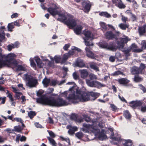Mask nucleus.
Instances as JSON below:
<instances>
[{
	"label": "nucleus",
	"mask_w": 146,
	"mask_h": 146,
	"mask_svg": "<svg viewBox=\"0 0 146 146\" xmlns=\"http://www.w3.org/2000/svg\"><path fill=\"white\" fill-rule=\"evenodd\" d=\"M36 102L38 103L52 107H60L68 104V103L62 98L58 97L55 99L54 97L47 96L46 95H43L40 98H37Z\"/></svg>",
	"instance_id": "1"
},
{
	"label": "nucleus",
	"mask_w": 146,
	"mask_h": 146,
	"mask_svg": "<svg viewBox=\"0 0 146 146\" xmlns=\"http://www.w3.org/2000/svg\"><path fill=\"white\" fill-rule=\"evenodd\" d=\"M58 15L60 18H58L57 20L62 22L64 21L65 24L67 25L69 28H73L75 27L76 25V21L73 19L71 15H67L66 17L63 13H58Z\"/></svg>",
	"instance_id": "2"
},
{
	"label": "nucleus",
	"mask_w": 146,
	"mask_h": 146,
	"mask_svg": "<svg viewBox=\"0 0 146 146\" xmlns=\"http://www.w3.org/2000/svg\"><path fill=\"white\" fill-rule=\"evenodd\" d=\"M80 96H78L75 97L74 94H73L68 98H67L66 99L68 101L69 103H73L74 104L77 103L78 102L77 101V100L82 102H86L88 101L90 99V96L89 93H87L84 92Z\"/></svg>",
	"instance_id": "3"
},
{
	"label": "nucleus",
	"mask_w": 146,
	"mask_h": 146,
	"mask_svg": "<svg viewBox=\"0 0 146 146\" xmlns=\"http://www.w3.org/2000/svg\"><path fill=\"white\" fill-rule=\"evenodd\" d=\"M74 53V51H69L68 53L64 54L62 58L59 55H55L53 58L51 56H49L52 62H55L56 63L63 64L66 62L69 58L73 55Z\"/></svg>",
	"instance_id": "4"
},
{
	"label": "nucleus",
	"mask_w": 146,
	"mask_h": 146,
	"mask_svg": "<svg viewBox=\"0 0 146 146\" xmlns=\"http://www.w3.org/2000/svg\"><path fill=\"white\" fill-rule=\"evenodd\" d=\"M25 76L26 80L28 81L27 85L30 88L35 87L38 84L37 80L34 78L31 75L27 74L25 75Z\"/></svg>",
	"instance_id": "5"
},
{
	"label": "nucleus",
	"mask_w": 146,
	"mask_h": 146,
	"mask_svg": "<svg viewBox=\"0 0 146 146\" xmlns=\"http://www.w3.org/2000/svg\"><path fill=\"white\" fill-rule=\"evenodd\" d=\"M86 82L88 85L91 87L100 88L105 86L104 85L102 84L100 82L97 80H93L87 79Z\"/></svg>",
	"instance_id": "6"
},
{
	"label": "nucleus",
	"mask_w": 146,
	"mask_h": 146,
	"mask_svg": "<svg viewBox=\"0 0 146 146\" xmlns=\"http://www.w3.org/2000/svg\"><path fill=\"white\" fill-rule=\"evenodd\" d=\"M16 55L14 54L10 53L6 56V60L9 62H11V64H19L21 63V61H17L15 59Z\"/></svg>",
	"instance_id": "7"
},
{
	"label": "nucleus",
	"mask_w": 146,
	"mask_h": 146,
	"mask_svg": "<svg viewBox=\"0 0 146 146\" xmlns=\"http://www.w3.org/2000/svg\"><path fill=\"white\" fill-rule=\"evenodd\" d=\"M120 40L117 41V46L119 48H122L124 46V44L126 43L130 39L127 36H125L124 38H120Z\"/></svg>",
	"instance_id": "8"
},
{
	"label": "nucleus",
	"mask_w": 146,
	"mask_h": 146,
	"mask_svg": "<svg viewBox=\"0 0 146 146\" xmlns=\"http://www.w3.org/2000/svg\"><path fill=\"white\" fill-rule=\"evenodd\" d=\"M143 104V102L141 101H133L129 103L130 106L133 109H135L137 107L141 106Z\"/></svg>",
	"instance_id": "9"
},
{
	"label": "nucleus",
	"mask_w": 146,
	"mask_h": 146,
	"mask_svg": "<svg viewBox=\"0 0 146 146\" xmlns=\"http://www.w3.org/2000/svg\"><path fill=\"white\" fill-rule=\"evenodd\" d=\"M82 6L83 7V10L84 12L88 13L90 10L91 5L90 2L85 1L82 3Z\"/></svg>",
	"instance_id": "10"
},
{
	"label": "nucleus",
	"mask_w": 146,
	"mask_h": 146,
	"mask_svg": "<svg viewBox=\"0 0 146 146\" xmlns=\"http://www.w3.org/2000/svg\"><path fill=\"white\" fill-rule=\"evenodd\" d=\"M105 36L106 38L109 39H113V38L116 40L117 39V35L114 34L111 31L107 32L106 33Z\"/></svg>",
	"instance_id": "11"
},
{
	"label": "nucleus",
	"mask_w": 146,
	"mask_h": 146,
	"mask_svg": "<svg viewBox=\"0 0 146 146\" xmlns=\"http://www.w3.org/2000/svg\"><path fill=\"white\" fill-rule=\"evenodd\" d=\"M5 29L4 26H2L0 28V46H1V42L3 41H5L6 40V39L5 38V33L3 29Z\"/></svg>",
	"instance_id": "12"
},
{
	"label": "nucleus",
	"mask_w": 146,
	"mask_h": 146,
	"mask_svg": "<svg viewBox=\"0 0 146 146\" xmlns=\"http://www.w3.org/2000/svg\"><path fill=\"white\" fill-rule=\"evenodd\" d=\"M8 68H16V70L19 71H26V69L25 67H23L20 64L10 65L9 67H8Z\"/></svg>",
	"instance_id": "13"
},
{
	"label": "nucleus",
	"mask_w": 146,
	"mask_h": 146,
	"mask_svg": "<svg viewBox=\"0 0 146 146\" xmlns=\"http://www.w3.org/2000/svg\"><path fill=\"white\" fill-rule=\"evenodd\" d=\"M12 94V93L10 92L9 91L7 90L6 94H7V97L9 98L10 101L11 103V105L15 106L16 102L14 101V99L13 97Z\"/></svg>",
	"instance_id": "14"
},
{
	"label": "nucleus",
	"mask_w": 146,
	"mask_h": 146,
	"mask_svg": "<svg viewBox=\"0 0 146 146\" xmlns=\"http://www.w3.org/2000/svg\"><path fill=\"white\" fill-rule=\"evenodd\" d=\"M90 47H86L85 48L87 56L92 59L95 58V55L90 50Z\"/></svg>",
	"instance_id": "15"
},
{
	"label": "nucleus",
	"mask_w": 146,
	"mask_h": 146,
	"mask_svg": "<svg viewBox=\"0 0 146 146\" xmlns=\"http://www.w3.org/2000/svg\"><path fill=\"white\" fill-rule=\"evenodd\" d=\"M146 25L144 24L142 26L139 27L138 31L140 36H142L146 33Z\"/></svg>",
	"instance_id": "16"
},
{
	"label": "nucleus",
	"mask_w": 146,
	"mask_h": 146,
	"mask_svg": "<svg viewBox=\"0 0 146 146\" xmlns=\"http://www.w3.org/2000/svg\"><path fill=\"white\" fill-rule=\"evenodd\" d=\"M116 44L114 42H110L108 44L107 50L115 51H116Z\"/></svg>",
	"instance_id": "17"
},
{
	"label": "nucleus",
	"mask_w": 146,
	"mask_h": 146,
	"mask_svg": "<svg viewBox=\"0 0 146 146\" xmlns=\"http://www.w3.org/2000/svg\"><path fill=\"white\" fill-rule=\"evenodd\" d=\"M30 64H35L34 62V60L36 62V64H41V60L38 56H36L34 58H31L30 59Z\"/></svg>",
	"instance_id": "18"
},
{
	"label": "nucleus",
	"mask_w": 146,
	"mask_h": 146,
	"mask_svg": "<svg viewBox=\"0 0 146 146\" xmlns=\"http://www.w3.org/2000/svg\"><path fill=\"white\" fill-rule=\"evenodd\" d=\"M117 81L120 84L124 85H126L129 82V80L125 78H121L118 79Z\"/></svg>",
	"instance_id": "19"
},
{
	"label": "nucleus",
	"mask_w": 146,
	"mask_h": 146,
	"mask_svg": "<svg viewBox=\"0 0 146 146\" xmlns=\"http://www.w3.org/2000/svg\"><path fill=\"white\" fill-rule=\"evenodd\" d=\"M47 11L51 15L54 16L58 14L59 12L55 9L50 7L47 9Z\"/></svg>",
	"instance_id": "20"
},
{
	"label": "nucleus",
	"mask_w": 146,
	"mask_h": 146,
	"mask_svg": "<svg viewBox=\"0 0 146 146\" xmlns=\"http://www.w3.org/2000/svg\"><path fill=\"white\" fill-rule=\"evenodd\" d=\"M84 92V91H82L81 90L76 89V95L75 94V92L73 91V92H71V93L69 94L68 97H67V98H68L69 97H70V96L72 95V94H74L75 96L76 97L78 96H80L83 94L82 93H83V92Z\"/></svg>",
	"instance_id": "21"
},
{
	"label": "nucleus",
	"mask_w": 146,
	"mask_h": 146,
	"mask_svg": "<svg viewBox=\"0 0 146 146\" xmlns=\"http://www.w3.org/2000/svg\"><path fill=\"white\" fill-rule=\"evenodd\" d=\"M71 119L77 121L81 122L83 121V119H77V114L74 113H72L70 117Z\"/></svg>",
	"instance_id": "22"
},
{
	"label": "nucleus",
	"mask_w": 146,
	"mask_h": 146,
	"mask_svg": "<svg viewBox=\"0 0 146 146\" xmlns=\"http://www.w3.org/2000/svg\"><path fill=\"white\" fill-rule=\"evenodd\" d=\"M83 34L85 36V38H91L92 36V34L90 31L85 30L83 32Z\"/></svg>",
	"instance_id": "23"
},
{
	"label": "nucleus",
	"mask_w": 146,
	"mask_h": 146,
	"mask_svg": "<svg viewBox=\"0 0 146 146\" xmlns=\"http://www.w3.org/2000/svg\"><path fill=\"white\" fill-rule=\"evenodd\" d=\"M81 77L83 78H85L88 76V73L86 70H80Z\"/></svg>",
	"instance_id": "24"
},
{
	"label": "nucleus",
	"mask_w": 146,
	"mask_h": 146,
	"mask_svg": "<svg viewBox=\"0 0 146 146\" xmlns=\"http://www.w3.org/2000/svg\"><path fill=\"white\" fill-rule=\"evenodd\" d=\"M82 29V26L81 25H77L76 27L74 29V31L76 34L78 35L81 33Z\"/></svg>",
	"instance_id": "25"
},
{
	"label": "nucleus",
	"mask_w": 146,
	"mask_h": 146,
	"mask_svg": "<svg viewBox=\"0 0 146 146\" xmlns=\"http://www.w3.org/2000/svg\"><path fill=\"white\" fill-rule=\"evenodd\" d=\"M131 72L132 74L133 75L138 74L141 73L139 68L135 66L133 67L131 69Z\"/></svg>",
	"instance_id": "26"
},
{
	"label": "nucleus",
	"mask_w": 146,
	"mask_h": 146,
	"mask_svg": "<svg viewBox=\"0 0 146 146\" xmlns=\"http://www.w3.org/2000/svg\"><path fill=\"white\" fill-rule=\"evenodd\" d=\"M50 82V79L46 78H44L42 81V83L45 87H47L49 86Z\"/></svg>",
	"instance_id": "27"
},
{
	"label": "nucleus",
	"mask_w": 146,
	"mask_h": 146,
	"mask_svg": "<svg viewBox=\"0 0 146 146\" xmlns=\"http://www.w3.org/2000/svg\"><path fill=\"white\" fill-rule=\"evenodd\" d=\"M83 39L84 40L86 45L87 46H93V44L92 41L91 39L90 41H88L89 39V38H85L84 37H83Z\"/></svg>",
	"instance_id": "28"
},
{
	"label": "nucleus",
	"mask_w": 146,
	"mask_h": 146,
	"mask_svg": "<svg viewBox=\"0 0 146 146\" xmlns=\"http://www.w3.org/2000/svg\"><path fill=\"white\" fill-rule=\"evenodd\" d=\"M89 94L90 96V97L91 96L94 98V100L96 99L100 95L99 93L93 92H90L89 93Z\"/></svg>",
	"instance_id": "29"
},
{
	"label": "nucleus",
	"mask_w": 146,
	"mask_h": 146,
	"mask_svg": "<svg viewBox=\"0 0 146 146\" xmlns=\"http://www.w3.org/2000/svg\"><path fill=\"white\" fill-rule=\"evenodd\" d=\"M123 115L127 119H130L131 117V115L128 110L125 111L123 113Z\"/></svg>",
	"instance_id": "30"
},
{
	"label": "nucleus",
	"mask_w": 146,
	"mask_h": 146,
	"mask_svg": "<svg viewBox=\"0 0 146 146\" xmlns=\"http://www.w3.org/2000/svg\"><path fill=\"white\" fill-rule=\"evenodd\" d=\"M118 26L119 27L123 30H126V28H128L129 27V25L128 24L122 23L120 24Z\"/></svg>",
	"instance_id": "31"
},
{
	"label": "nucleus",
	"mask_w": 146,
	"mask_h": 146,
	"mask_svg": "<svg viewBox=\"0 0 146 146\" xmlns=\"http://www.w3.org/2000/svg\"><path fill=\"white\" fill-rule=\"evenodd\" d=\"M99 15L108 18L111 17V15L106 12H102L99 14Z\"/></svg>",
	"instance_id": "32"
},
{
	"label": "nucleus",
	"mask_w": 146,
	"mask_h": 146,
	"mask_svg": "<svg viewBox=\"0 0 146 146\" xmlns=\"http://www.w3.org/2000/svg\"><path fill=\"white\" fill-rule=\"evenodd\" d=\"M132 144L133 143L130 139L125 140V143H123V146H131Z\"/></svg>",
	"instance_id": "33"
},
{
	"label": "nucleus",
	"mask_w": 146,
	"mask_h": 146,
	"mask_svg": "<svg viewBox=\"0 0 146 146\" xmlns=\"http://www.w3.org/2000/svg\"><path fill=\"white\" fill-rule=\"evenodd\" d=\"M99 46L101 47L107 49L108 44L105 42H102L100 43Z\"/></svg>",
	"instance_id": "34"
},
{
	"label": "nucleus",
	"mask_w": 146,
	"mask_h": 146,
	"mask_svg": "<svg viewBox=\"0 0 146 146\" xmlns=\"http://www.w3.org/2000/svg\"><path fill=\"white\" fill-rule=\"evenodd\" d=\"M47 138L52 146H57V143L54 139L49 137H47Z\"/></svg>",
	"instance_id": "35"
},
{
	"label": "nucleus",
	"mask_w": 146,
	"mask_h": 146,
	"mask_svg": "<svg viewBox=\"0 0 146 146\" xmlns=\"http://www.w3.org/2000/svg\"><path fill=\"white\" fill-rule=\"evenodd\" d=\"M31 65L35 70H38L37 68H42L43 66L42 64H31Z\"/></svg>",
	"instance_id": "36"
},
{
	"label": "nucleus",
	"mask_w": 146,
	"mask_h": 146,
	"mask_svg": "<svg viewBox=\"0 0 146 146\" xmlns=\"http://www.w3.org/2000/svg\"><path fill=\"white\" fill-rule=\"evenodd\" d=\"M36 115L35 111H31L28 112V115L30 119H32Z\"/></svg>",
	"instance_id": "37"
},
{
	"label": "nucleus",
	"mask_w": 146,
	"mask_h": 146,
	"mask_svg": "<svg viewBox=\"0 0 146 146\" xmlns=\"http://www.w3.org/2000/svg\"><path fill=\"white\" fill-rule=\"evenodd\" d=\"M131 51V49L129 48H127V49L124 50H123V52H124V54H125L126 56L128 57L130 55L129 52Z\"/></svg>",
	"instance_id": "38"
},
{
	"label": "nucleus",
	"mask_w": 146,
	"mask_h": 146,
	"mask_svg": "<svg viewBox=\"0 0 146 146\" xmlns=\"http://www.w3.org/2000/svg\"><path fill=\"white\" fill-rule=\"evenodd\" d=\"M101 28L103 31H105L107 29V27L106 24L104 22H101L100 23Z\"/></svg>",
	"instance_id": "39"
},
{
	"label": "nucleus",
	"mask_w": 146,
	"mask_h": 146,
	"mask_svg": "<svg viewBox=\"0 0 146 146\" xmlns=\"http://www.w3.org/2000/svg\"><path fill=\"white\" fill-rule=\"evenodd\" d=\"M15 131L18 132H20L23 129V128L21 127L20 125L16 126L14 127Z\"/></svg>",
	"instance_id": "40"
},
{
	"label": "nucleus",
	"mask_w": 146,
	"mask_h": 146,
	"mask_svg": "<svg viewBox=\"0 0 146 146\" xmlns=\"http://www.w3.org/2000/svg\"><path fill=\"white\" fill-rule=\"evenodd\" d=\"M143 80L142 78L139 77L138 75L135 76L134 78V80L136 82H139Z\"/></svg>",
	"instance_id": "41"
},
{
	"label": "nucleus",
	"mask_w": 146,
	"mask_h": 146,
	"mask_svg": "<svg viewBox=\"0 0 146 146\" xmlns=\"http://www.w3.org/2000/svg\"><path fill=\"white\" fill-rule=\"evenodd\" d=\"M75 136L79 139H82L83 137V134L81 132H78L75 134Z\"/></svg>",
	"instance_id": "42"
},
{
	"label": "nucleus",
	"mask_w": 146,
	"mask_h": 146,
	"mask_svg": "<svg viewBox=\"0 0 146 146\" xmlns=\"http://www.w3.org/2000/svg\"><path fill=\"white\" fill-rule=\"evenodd\" d=\"M13 23H9L7 26L8 30V31L12 32L13 31L12 29L14 28V25L13 24Z\"/></svg>",
	"instance_id": "43"
},
{
	"label": "nucleus",
	"mask_w": 146,
	"mask_h": 146,
	"mask_svg": "<svg viewBox=\"0 0 146 146\" xmlns=\"http://www.w3.org/2000/svg\"><path fill=\"white\" fill-rule=\"evenodd\" d=\"M117 5L120 8H124L125 7V5L123 4L122 1L120 0L119 1Z\"/></svg>",
	"instance_id": "44"
},
{
	"label": "nucleus",
	"mask_w": 146,
	"mask_h": 146,
	"mask_svg": "<svg viewBox=\"0 0 146 146\" xmlns=\"http://www.w3.org/2000/svg\"><path fill=\"white\" fill-rule=\"evenodd\" d=\"M90 68L97 72L99 71L98 67H97L96 64H90Z\"/></svg>",
	"instance_id": "45"
},
{
	"label": "nucleus",
	"mask_w": 146,
	"mask_h": 146,
	"mask_svg": "<svg viewBox=\"0 0 146 146\" xmlns=\"http://www.w3.org/2000/svg\"><path fill=\"white\" fill-rule=\"evenodd\" d=\"M83 117L84 120L87 122H90L91 120V118L87 115L85 114L83 115Z\"/></svg>",
	"instance_id": "46"
},
{
	"label": "nucleus",
	"mask_w": 146,
	"mask_h": 146,
	"mask_svg": "<svg viewBox=\"0 0 146 146\" xmlns=\"http://www.w3.org/2000/svg\"><path fill=\"white\" fill-rule=\"evenodd\" d=\"M127 13H128L129 14H130L133 21H135L136 19L137 18L136 16L135 15L133 14V13H132L130 11H128Z\"/></svg>",
	"instance_id": "47"
},
{
	"label": "nucleus",
	"mask_w": 146,
	"mask_h": 146,
	"mask_svg": "<svg viewBox=\"0 0 146 146\" xmlns=\"http://www.w3.org/2000/svg\"><path fill=\"white\" fill-rule=\"evenodd\" d=\"M89 77L90 80H92L94 79L96 80L98 79L97 76L93 74H91L89 75Z\"/></svg>",
	"instance_id": "48"
},
{
	"label": "nucleus",
	"mask_w": 146,
	"mask_h": 146,
	"mask_svg": "<svg viewBox=\"0 0 146 146\" xmlns=\"http://www.w3.org/2000/svg\"><path fill=\"white\" fill-rule=\"evenodd\" d=\"M106 136V135L105 134H104V133L103 132H101L99 134L98 137L100 139H101L102 140Z\"/></svg>",
	"instance_id": "49"
},
{
	"label": "nucleus",
	"mask_w": 146,
	"mask_h": 146,
	"mask_svg": "<svg viewBox=\"0 0 146 146\" xmlns=\"http://www.w3.org/2000/svg\"><path fill=\"white\" fill-rule=\"evenodd\" d=\"M75 64H84V62L82 59L78 58L76 60Z\"/></svg>",
	"instance_id": "50"
},
{
	"label": "nucleus",
	"mask_w": 146,
	"mask_h": 146,
	"mask_svg": "<svg viewBox=\"0 0 146 146\" xmlns=\"http://www.w3.org/2000/svg\"><path fill=\"white\" fill-rule=\"evenodd\" d=\"M59 137L62 141H65L68 143H70V140L68 137L66 138L62 136H60Z\"/></svg>",
	"instance_id": "51"
},
{
	"label": "nucleus",
	"mask_w": 146,
	"mask_h": 146,
	"mask_svg": "<svg viewBox=\"0 0 146 146\" xmlns=\"http://www.w3.org/2000/svg\"><path fill=\"white\" fill-rule=\"evenodd\" d=\"M16 121L18 122L23 123V121L21 118L18 117L14 118L12 120V121Z\"/></svg>",
	"instance_id": "52"
},
{
	"label": "nucleus",
	"mask_w": 146,
	"mask_h": 146,
	"mask_svg": "<svg viewBox=\"0 0 146 146\" xmlns=\"http://www.w3.org/2000/svg\"><path fill=\"white\" fill-rule=\"evenodd\" d=\"M141 48L142 49L144 50L146 49V41L145 40H143L141 43Z\"/></svg>",
	"instance_id": "53"
},
{
	"label": "nucleus",
	"mask_w": 146,
	"mask_h": 146,
	"mask_svg": "<svg viewBox=\"0 0 146 146\" xmlns=\"http://www.w3.org/2000/svg\"><path fill=\"white\" fill-rule=\"evenodd\" d=\"M15 97L17 99L19 100L20 98L21 95H22V93L20 92H15Z\"/></svg>",
	"instance_id": "54"
},
{
	"label": "nucleus",
	"mask_w": 146,
	"mask_h": 146,
	"mask_svg": "<svg viewBox=\"0 0 146 146\" xmlns=\"http://www.w3.org/2000/svg\"><path fill=\"white\" fill-rule=\"evenodd\" d=\"M122 73L119 71L115 72L111 74V75L112 76H115L121 74Z\"/></svg>",
	"instance_id": "55"
},
{
	"label": "nucleus",
	"mask_w": 146,
	"mask_h": 146,
	"mask_svg": "<svg viewBox=\"0 0 146 146\" xmlns=\"http://www.w3.org/2000/svg\"><path fill=\"white\" fill-rule=\"evenodd\" d=\"M146 67V64H140L139 69L140 70L141 73L142 72V70L144 69Z\"/></svg>",
	"instance_id": "56"
},
{
	"label": "nucleus",
	"mask_w": 146,
	"mask_h": 146,
	"mask_svg": "<svg viewBox=\"0 0 146 146\" xmlns=\"http://www.w3.org/2000/svg\"><path fill=\"white\" fill-rule=\"evenodd\" d=\"M44 93V91L42 90H39L36 93V94L37 96L41 97L42 96V94Z\"/></svg>",
	"instance_id": "57"
},
{
	"label": "nucleus",
	"mask_w": 146,
	"mask_h": 146,
	"mask_svg": "<svg viewBox=\"0 0 146 146\" xmlns=\"http://www.w3.org/2000/svg\"><path fill=\"white\" fill-rule=\"evenodd\" d=\"M48 131L49 134L51 137V138H53L55 137V135L54 133L52 131Z\"/></svg>",
	"instance_id": "58"
},
{
	"label": "nucleus",
	"mask_w": 146,
	"mask_h": 146,
	"mask_svg": "<svg viewBox=\"0 0 146 146\" xmlns=\"http://www.w3.org/2000/svg\"><path fill=\"white\" fill-rule=\"evenodd\" d=\"M74 50H76L79 52H81V50L80 49L75 46H73L72 48V50L71 51H74V54H75Z\"/></svg>",
	"instance_id": "59"
},
{
	"label": "nucleus",
	"mask_w": 146,
	"mask_h": 146,
	"mask_svg": "<svg viewBox=\"0 0 146 146\" xmlns=\"http://www.w3.org/2000/svg\"><path fill=\"white\" fill-rule=\"evenodd\" d=\"M54 90V89L53 88H49L48 89L47 94H50L52 93Z\"/></svg>",
	"instance_id": "60"
},
{
	"label": "nucleus",
	"mask_w": 146,
	"mask_h": 146,
	"mask_svg": "<svg viewBox=\"0 0 146 146\" xmlns=\"http://www.w3.org/2000/svg\"><path fill=\"white\" fill-rule=\"evenodd\" d=\"M57 84L56 80H52L50 83V86H55Z\"/></svg>",
	"instance_id": "61"
},
{
	"label": "nucleus",
	"mask_w": 146,
	"mask_h": 146,
	"mask_svg": "<svg viewBox=\"0 0 146 146\" xmlns=\"http://www.w3.org/2000/svg\"><path fill=\"white\" fill-rule=\"evenodd\" d=\"M69 127L74 132L75 131H76L78 130V128L77 127H72L71 125H69Z\"/></svg>",
	"instance_id": "62"
},
{
	"label": "nucleus",
	"mask_w": 146,
	"mask_h": 146,
	"mask_svg": "<svg viewBox=\"0 0 146 146\" xmlns=\"http://www.w3.org/2000/svg\"><path fill=\"white\" fill-rule=\"evenodd\" d=\"M15 48V47L13 45V44L9 45L7 46L8 50L9 51H11L13 48Z\"/></svg>",
	"instance_id": "63"
},
{
	"label": "nucleus",
	"mask_w": 146,
	"mask_h": 146,
	"mask_svg": "<svg viewBox=\"0 0 146 146\" xmlns=\"http://www.w3.org/2000/svg\"><path fill=\"white\" fill-rule=\"evenodd\" d=\"M139 86L141 90H142L144 92H146V89L144 86L141 84H140Z\"/></svg>",
	"instance_id": "64"
}]
</instances>
